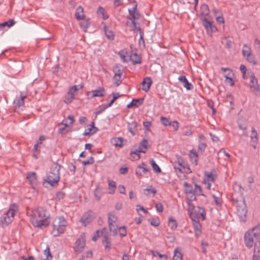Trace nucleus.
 <instances>
[{
  "label": "nucleus",
  "mask_w": 260,
  "mask_h": 260,
  "mask_svg": "<svg viewBox=\"0 0 260 260\" xmlns=\"http://www.w3.org/2000/svg\"><path fill=\"white\" fill-rule=\"evenodd\" d=\"M50 214L43 207H39L34 210L31 215V222L33 225L37 228L47 226L50 223Z\"/></svg>",
  "instance_id": "obj_1"
},
{
  "label": "nucleus",
  "mask_w": 260,
  "mask_h": 260,
  "mask_svg": "<svg viewBox=\"0 0 260 260\" xmlns=\"http://www.w3.org/2000/svg\"><path fill=\"white\" fill-rule=\"evenodd\" d=\"M232 199L234 204L237 208V214L242 222L246 221L247 210L244 197L238 198L237 193H233Z\"/></svg>",
  "instance_id": "obj_2"
},
{
  "label": "nucleus",
  "mask_w": 260,
  "mask_h": 260,
  "mask_svg": "<svg viewBox=\"0 0 260 260\" xmlns=\"http://www.w3.org/2000/svg\"><path fill=\"white\" fill-rule=\"evenodd\" d=\"M245 245L248 247H252L253 243H257L260 240V224L248 231L244 236Z\"/></svg>",
  "instance_id": "obj_3"
},
{
  "label": "nucleus",
  "mask_w": 260,
  "mask_h": 260,
  "mask_svg": "<svg viewBox=\"0 0 260 260\" xmlns=\"http://www.w3.org/2000/svg\"><path fill=\"white\" fill-rule=\"evenodd\" d=\"M61 166L57 163L52 165L50 171L47 174L46 178L44 180L52 186H56L60 179L59 170Z\"/></svg>",
  "instance_id": "obj_4"
},
{
  "label": "nucleus",
  "mask_w": 260,
  "mask_h": 260,
  "mask_svg": "<svg viewBox=\"0 0 260 260\" xmlns=\"http://www.w3.org/2000/svg\"><path fill=\"white\" fill-rule=\"evenodd\" d=\"M67 224V221L63 217H56L52 223L53 229L52 231V234L53 236L56 237L59 234L63 233Z\"/></svg>",
  "instance_id": "obj_5"
},
{
  "label": "nucleus",
  "mask_w": 260,
  "mask_h": 260,
  "mask_svg": "<svg viewBox=\"0 0 260 260\" xmlns=\"http://www.w3.org/2000/svg\"><path fill=\"white\" fill-rule=\"evenodd\" d=\"M16 209L17 207L15 204L11 206L10 208L4 214L3 218L2 219L3 223L8 225L12 222Z\"/></svg>",
  "instance_id": "obj_6"
},
{
  "label": "nucleus",
  "mask_w": 260,
  "mask_h": 260,
  "mask_svg": "<svg viewBox=\"0 0 260 260\" xmlns=\"http://www.w3.org/2000/svg\"><path fill=\"white\" fill-rule=\"evenodd\" d=\"M190 217L192 220H195V219H199L200 218L202 220L206 219V212L204 208L200 206L198 207V210L192 211L190 213Z\"/></svg>",
  "instance_id": "obj_7"
},
{
  "label": "nucleus",
  "mask_w": 260,
  "mask_h": 260,
  "mask_svg": "<svg viewBox=\"0 0 260 260\" xmlns=\"http://www.w3.org/2000/svg\"><path fill=\"white\" fill-rule=\"evenodd\" d=\"M85 242L84 235L83 234L80 235V237L75 242L74 250L77 254L80 253L83 251L85 246Z\"/></svg>",
  "instance_id": "obj_8"
},
{
  "label": "nucleus",
  "mask_w": 260,
  "mask_h": 260,
  "mask_svg": "<svg viewBox=\"0 0 260 260\" xmlns=\"http://www.w3.org/2000/svg\"><path fill=\"white\" fill-rule=\"evenodd\" d=\"M91 93L92 94L90 98L94 97H102L106 94V91L103 87H99L95 90H92L90 92H88L87 94V95H89Z\"/></svg>",
  "instance_id": "obj_9"
},
{
  "label": "nucleus",
  "mask_w": 260,
  "mask_h": 260,
  "mask_svg": "<svg viewBox=\"0 0 260 260\" xmlns=\"http://www.w3.org/2000/svg\"><path fill=\"white\" fill-rule=\"evenodd\" d=\"M201 19L203 25L205 27L207 34L209 35H211L213 32V28L214 27L212 22L209 21L206 18H202Z\"/></svg>",
  "instance_id": "obj_10"
},
{
  "label": "nucleus",
  "mask_w": 260,
  "mask_h": 260,
  "mask_svg": "<svg viewBox=\"0 0 260 260\" xmlns=\"http://www.w3.org/2000/svg\"><path fill=\"white\" fill-rule=\"evenodd\" d=\"M147 165L144 162H142L138 166L135 171L136 174L138 176H142L149 171L147 168Z\"/></svg>",
  "instance_id": "obj_11"
},
{
  "label": "nucleus",
  "mask_w": 260,
  "mask_h": 260,
  "mask_svg": "<svg viewBox=\"0 0 260 260\" xmlns=\"http://www.w3.org/2000/svg\"><path fill=\"white\" fill-rule=\"evenodd\" d=\"M250 88L253 92H257L259 90L257 80L254 76H251L250 77Z\"/></svg>",
  "instance_id": "obj_12"
},
{
  "label": "nucleus",
  "mask_w": 260,
  "mask_h": 260,
  "mask_svg": "<svg viewBox=\"0 0 260 260\" xmlns=\"http://www.w3.org/2000/svg\"><path fill=\"white\" fill-rule=\"evenodd\" d=\"M136 9H137V5H136L133 8L132 10H128V12L129 13V15L131 16V18H130V19H133L132 21V23L133 24L134 26H136V23L135 21V19H138L140 16V14L139 12H136Z\"/></svg>",
  "instance_id": "obj_13"
},
{
  "label": "nucleus",
  "mask_w": 260,
  "mask_h": 260,
  "mask_svg": "<svg viewBox=\"0 0 260 260\" xmlns=\"http://www.w3.org/2000/svg\"><path fill=\"white\" fill-rule=\"evenodd\" d=\"M178 80H179L180 82H181L183 83V86L187 90H190L193 89V85H192V84H191L190 83H189L188 81V80L186 79V78L185 77V76H183V75L180 76L178 77Z\"/></svg>",
  "instance_id": "obj_14"
},
{
  "label": "nucleus",
  "mask_w": 260,
  "mask_h": 260,
  "mask_svg": "<svg viewBox=\"0 0 260 260\" xmlns=\"http://www.w3.org/2000/svg\"><path fill=\"white\" fill-rule=\"evenodd\" d=\"M89 126V127L85 129L83 134L84 136L93 135L96 133L98 131V128L96 127H95L94 122L93 121L91 122V124H90Z\"/></svg>",
  "instance_id": "obj_15"
},
{
  "label": "nucleus",
  "mask_w": 260,
  "mask_h": 260,
  "mask_svg": "<svg viewBox=\"0 0 260 260\" xmlns=\"http://www.w3.org/2000/svg\"><path fill=\"white\" fill-rule=\"evenodd\" d=\"M152 83V81L150 77H145L142 82V89L145 92H148L150 89Z\"/></svg>",
  "instance_id": "obj_16"
},
{
  "label": "nucleus",
  "mask_w": 260,
  "mask_h": 260,
  "mask_svg": "<svg viewBox=\"0 0 260 260\" xmlns=\"http://www.w3.org/2000/svg\"><path fill=\"white\" fill-rule=\"evenodd\" d=\"M233 189L234 190V192L233 193H237L238 198H240L241 196L244 197V188L242 187L240 184L235 182L233 184Z\"/></svg>",
  "instance_id": "obj_17"
},
{
  "label": "nucleus",
  "mask_w": 260,
  "mask_h": 260,
  "mask_svg": "<svg viewBox=\"0 0 260 260\" xmlns=\"http://www.w3.org/2000/svg\"><path fill=\"white\" fill-rule=\"evenodd\" d=\"M26 96L22 95V92H20V96L19 98H17L14 101V104L16 107L20 108L24 107V100L26 98Z\"/></svg>",
  "instance_id": "obj_18"
},
{
  "label": "nucleus",
  "mask_w": 260,
  "mask_h": 260,
  "mask_svg": "<svg viewBox=\"0 0 260 260\" xmlns=\"http://www.w3.org/2000/svg\"><path fill=\"white\" fill-rule=\"evenodd\" d=\"M113 71L115 76L122 77L123 71V66L119 63L116 64L113 68Z\"/></svg>",
  "instance_id": "obj_19"
},
{
  "label": "nucleus",
  "mask_w": 260,
  "mask_h": 260,
  "mask_svg": "<svg viewBox=\"0 0 260 260\" xmlns=\"http://www.w3.org/2000/svg\"><path fill=\"white\" fill-rule=\"evenodd\" d=\"M92 220V217L88 212L85 213L81 218L80 221L84 226H86Z\"/></svg>",
  "instance_id": "obj_20"
},
{
  "label": "nucleus",
  "mask_w": 260,
  "mask_h": 260,
  "mask_svg": "<svg viewBox=\"0 0 260 260\" xmlns=\"http://www.w3.org/2000/svg\"><path fill=\"white\" fill-rule=\"evenodd\" d=\"M204 175L208 182H213L216 178V174L214 170L211 172H205Z\"/></svg>",
  "instance_id": "obj_21"
},
{
  "label": "nucleus",
  "mask_w": 260,
  "mask_h": 260,
  "mask_svg": "<svg viewBox=\"0 0 260 260\" xmlns=\"http://www.w3.org/2000/svg\"><path fill=\"white\" fill-rule=\"evenodd\" d=\"M143 99H133L132 101L127 105L126 107L127 108H131L133 107H138L143 104Z\"/></svg>",
  "instance_id": "obj_22"
},
{
  "label": "nucleus",
  "mask_w": 260,
  "mask_h": 260,
  "mask_svg": "<svg viewBox=\"0 0 260 260\" xmlns=\"http://www.w3.org/2000/svg\"><path fill=\"white\" fill-rule=\"evenodd\" d=\"M75 16L78 20H82L85 17L84 14L83 8L81 6H79L77 8Z\"/></svg>",
  "instance_id": "obj_23"
},
{
  "label": "nucleus",
  "mask_w": 260,
  "mask_h": 260,
  "mask_svg": "<svg viewBox=\"0 0 260 260\" xmlns=\"http://www.w3.org/2000/svg\"><path fill=\"white\" fill-rule=\"evenodd\" d=\"M189 157L190 160L195 165H197L198 161V155L197 153L192 149L189 151Z\"/></svg>",
  "instance_id": "obj_24"
},
{
  "label": "nucleus",
  "mask_w": 260,
  "mask_h": 260,
  "mask_svg": "<svg viewBox=\"0 0 260 260\" xmlns=\"http://www.w3.org/2000/svg\"><path fill=\"white\" fill-rule=\"evenodd\" d=\"M103 243L105 244V249L107 250H110L111 249V240L109 238L108 235L106 234L104 236Z\"/></svg>",
  "instance_id": "obj_25"
},
{
  "label": "nucleus",
  "mask_w": 260,
  "mask_h": 260,
  "mask_svg": "<svg viewBox=\"0 0 260 260\" xmlns=\"http://www.w3.org/2000/svg\"><path fill=\"white\" fill-rule=\"evenodd\" d=\"M129 59L133 62V64L140 63L141 62V59L140 56L136 53H132L130 56Z\"/></svg>",
  "instance_id": "obj_26"
},
{
  "label": "nucleus",
  "mask_w": 260,
  "mask_h": 260,
  "mask_svg": "<svg viewBox=\"0 0 260 260\" xmlns=\"http://www.w3.org/2000/svg\"><path fill=\"white\" fill-rule=\"evenodd\" d=\"M137 123L134 121L128 123V129L129 132L134 136L135 135V131L137 130Z\"/></svg>",
  "instance_id": "obj_27"
},
{
  "label": "nucleus",
  "mask_w": 260,
  "mask_h": 260,
  "mask_svg": "<svg viewBox=\"0 0 260 260\" xmlns=\"http://www.w3.org/2000/svg\"><path fill=\"white\" fill-rule=\"evenodd\" d=\"M209 9L207 5L204 4L201 6V16H206L209 15Z\"/></svg>",
  "instance_id": "obj_28"
},
{
  "label": "nucleus",
  "mask_w": 260,
  "mask_h": 260,
  "mask_svg": "<svg viewBox=\"0 0 260 260\" xmlns=\"http://www.w3.org/2000/svg\"><path fill=\"white\" fill-rule=\"evenodd\" d=\"M122 138H114L111 139V143L116 147H121L122 146Z\"/></svg>",
  "instance_id": "obj_29"
},
{
  "label": "nucleus",
  "mask_w": 260,
  "mask_h": 260,
  "mask_svg": "<svg viewBox=\"0 0 260 260\" xmlns=\"http://www.w3.org/2000/svg\"><path fill=\"white\" fill-rule=\"evenodd\" d=\"M26 178L31 184L35 183L37 181V174L35 172L29 173L27 175Z\"/></svg>",
  "instance_id": "obj_30"
},
{
  "label": "nucleus",
  "mask_w": 260,
  "mask_h": 260,
  "mask_svg": "<svg viewBox=\"0 0 260 260\" xmlns=\"http://www.w3.org/2000/svg\"><path fill=\"white\" fill-rule=\"evenodd\" d=\"M150 164L152 166L153 170L156 173H159L161 172V169L156 164L155 160L153 158H151L149 160Z\"/></svg>",
  "instance_id": "obj_31"
},
{
  "label": "nucleus",
  "mask_w": 260,
  "mask_h": 260,
  "mask_svg": "<svg viewBox=\"0 0 260 260\" xmlns=\"http://www.w3.org/2000/svg\"><path fill=\"white\" fill-rule=\"evenodd\" d=\"M140 152L145 153V150L141 149H138V150H136L135 151L131 152L130 155L134 158V159L137 160L140 158L139 154Z\"/></svg>",
  "instance_id": "obj_32"
},
{
  "label": "nucleus",
  "mask_w": 260,
  "mask_h": 260,
  "mask_svg": "<svg viewBox=\"0 0 260 260\" xmlns=\"http://www.w3.org/2000/svg\"><path fill=\"white\" fill-rule=\"evenodd\" d=\"M169 226L172 230H175L177 228V222L173 217H170L169 218Z\"/></svg>",
  "instance_id": "obj_33"
},
{
  "label": "nucleus",
  "mask_w": 260,
  "mask_h": 260,
  "mask_svg": "<svg viewBox=\"0 0 260 260\" xmlns=\"http://www.w3.org/2000/svg\"><path fill=\"white\" fill-rule=\"evenodd\" d=\"M15 23V21L13 19H10L7 21L0 23V30H2L5 26L11 27Z\"/></svg>",
  "instance_id": "obj_34"
},
{
  "label": "nucleus",
  "mask_w": 260,
  "mask_h": 260,
  "mask_svg": "<svg viewBox=\"0 0 260 260\" xmlns=\"http://www.w3.org/2000/svg\"><path fill=\"white\" fill-rule=\"evenodd\" d=\"M156 193V190L152 188L151 186L146 189H144V193L147 196H151L152 194V197H153Z\"/></svg>",
  "instance_id": "obj_35"
},
{
  "label": "nucleus",
  "mask_w": 260,
  "mask_h": 260,
  "mask_svg": "<svg viewBox=\"0 0 260 260\" xmlns=\"http://www.w3.org/2000/svg\"><path fill=\"white\" fill-rule=\"evenodd\" d=\"M108 185H109V188L110 189L109 193L110 194H113L115 192V191L116 188L115 182L113 180H109L108 181Z\"/></svg>",
  "instance_id": "obj_36"
},
{
  "label": "nucleus",
  "mask_w": 260,
  "mask_h": 260,
  "mask_svg": "<svg viewBox=\"0 0 260 260\" xmlns=\"http://www.w3.org/2000/svg\"><path fill=\"white\" fill-rule=\"evenodd\" d=\"M221 70L225 72L224 77L225 79H226L227 77L229 78L230 77H233L234 75L232 71L229 68L222 67L221 68Z\"/></svg>",
  "instance_id": "obj_37"
},
{
  "label": "nucleus",
  "mask_w": 260,
  "mask_h": 260,
  "mask_svg": "<svg viewBox=\"0 0 260 260\" xmlns=\"http://www.w3.org/2000/svg\"><path fill=\"white\" fill-rule=\"evenodd\" d=\"M61 124L63 125V127L59 128L58 129V133L59 134H66L69 131L67 129V127H69L68 123L64 122V121H62L61 123Z\"/></svg>",
  "instance_id": "obj_38"
},
{
  "label": "nucleus",
  "mask_w": 260,
  "mask_h": 260,
  "mask_svg": "<svg viewBox=\"0 0 260 260\" xmlns=\"http://www.w3.org/2000/svg\"><path fill=\"white\" fill-rule=\"evenodd\" d=\"M242 54L244 56H246L247 55H249L251 53V48L248 46L247 44H244L243 45V49H242Z\"/></svg>",
  "instance_id": "obj_39"
},
{
  "label": "nucleus",
  "mask_w": 260,
  "mask_h": 260,
  "mask_svg": "<svg viewBox=\"0 0 260 260\" xmlns=\"http://www.w3.org/2000/svg\"><path fill=\"white\" fill-rule=\"evenodd\" d=\"M184 187L185 188V192L186 193L193 194V190L191 185L189 184L187 182L184 183Z\"/></svg>",
  "instance_id": "obj_40"
},
{
  "label": "nucleus",
  "mask_w": 260,
  "mask_h": 260,
  "mask_svg": "<svg viewBox=\"0 0 260 260\" xmlns=\"http://www.w3.org/2000/svg\"><path fill=\"white\" fill-rule=\"evenodd\" d=\"M77 87H79L80 88H83V86L82 85H74L71 87L68 92V95H74V92L78 90Z\"/></svg>",
  "instance_id": "obj_41"
},
{
  "label": "nucleus",
  "mask_w": 260,
  "mask_h": 260,
  "mask_svg": "<svg viewBox=\"0 0 260 260\" xmlns=\"http://www.w3.org/2000/svg\"><path fill=\"white\" fill-rule=\"evenodd\" d=\"M151 253L153 256H158L161 260H167L168 257L166 254H160L157 251H151Z\"/></svg>",
  "instance_id": "obj_42"
},
{
  "label": "nucleus",
  "mask_w": 260,
  "mask_h": 260,
  "mask_svg": "<svg viewBox=\"0 0 260 260\" xmlns=\"http://www.w3.org/2000/svg\"><path fill=\"white\" fill-rule=\"evenodd\" d=\"M109 229L110 232L112 233L113 236H115L117 234L118 227L115 223L109 224Z\"/></svg>",
  "instance_id": "obj_43"
},
{
  "label": "nucleus",
  "mask_w": 260,
  "mask_h": 260,
  "mask_svg": "<svg viewBox=\"0 0 260 260\" xmlns=\"http://www.w3.org/2000/svg\"><path fill=\"white\" fill-rule=\"evenodd\" d=\"M117 220V217L113 213H109L108 214V224L115 223Z\"/></svg>",
  "instance_id": "obj_44"
},
{
  "label": "nucleus",
  "mask_w": 260,
  "mask_h": 260,
  "mask_svg": "<svg viewBox=\"0 0 260 260\" xmlns=\"http://www.w3.org/2000/svg\"><path fill=\"white\" fill-rule=\"evenodd\" d=\"M182 257L181 253L177 248L175 249L172 260H181Z\"/></svg>",
  "instance_id": "obj_45"
},
{
  "label": "nucleus",
  "mask_w": 260,
  "mask_h": 260,
  "mask_svg": "<svg viewBox=\"0 0 260 260\" xmlns=\"http://www.w3.org/2000/svg\"><path fill=\"white\" fill-rule=\"evenodd\" d=\"M251 139L254 142H257L258 140V134L254 127L251 129Z\"/></svg>",
  "instance_id": "obj_46"
},
{
  "label": "nucleus",
  "mask_w": 260,
  "mask_h": 260,
  "mask_svg": "<svg viewBox=\"0 0 260 260\" xmlns=\"http://www.w3.org/2000/svg\"><path fill=\"white\" fill-rule=\"evenodd\" d=\"M196 193L198 196H205L204 194L202 193V188L201 186L195 184L194 185V189L193 190V194Z\"/></svg>",
  "instance_id": "obj_47"
},
{
  "label": "nucleus",
  "mask_w": 260,
  "mask_h": 260,
  "mask_svg": "<svg viewBox=\"0 0 260 260\" xmlns=\"http://www.w3.org/2000/svg\"><path fill=\"white\" fill-rule=\"evenodd\" d=\"M113 99L111 100L110 103L108 104H106L109 107H111L112 104L114 103V102L120 96V94L119 93H112Z\"/></svg>",
  "instance_id": "obj_48"
},
{
  "label": "nucleus",
  "mask_w": 260,
  "mask_h": 260,
  "mask_svg": "<svg viewBox=\"0 0 260 260\" xmlns=\"http://www.w3.org/2000/svg\"><path fill=\"white\" fill-rule=\"evenodd\" d=\"M44 254L46 255V258L43 260H51L52 258V256L50 251V249L49 247H47V248L44 251Z\"/></svg>",
  "instance_id": "obj_49"
},
{
  "label": "nucleus",
  "mask_w": 260,
  "mask_h": 260,
  "mask_svg": "<svg viewBox=\"0 0 260 260\" xmlns=\"http://www.w3.org/2000/svg\"><path fill=\"white\" fill-rule=\"evenodd\" d=\"M64 122L68 123V125H69V127H72V125L74 122V117L73 115H70L68 116V118L64 120Z\"/></svg>",
  "instance_id": "obj_50"
},
{
  "label": "nucleus",
  "mask_w": 260,
  "mask_h": 260,
  "mask_svg": "<svg viewBox=\"0 0 260 260\" xmlns=\"http://www.w3.org/2000/svg\"><path fill=\"white\" fill-rule=\"evenodd\" d=\"M108 107H109L106 104H102L94 113L96 115H99Z\"/></svg>",
  "instance_id": "obj_51"
},
{
  "label": "nucleus",
  "mask_w": 260,
  "mask_h": 260,
  "mask_svg": "<svg viewBox=\"0 0 260 260\" xmlns=\"http://www.w3.org/2000/svg\"><path fill=\"white\" fill-rule=\"evenodd\" d=\"M90 24L89 20H86L85 22L80 23V25L83 30L86 32L87 31V29L89 27Z\"/></svg>",
  "instance_id": "obj_52"
},
{
  "label": "nucleus",
  "mask_w": 260,
  "mask_h": 260,
  "mask_svg": "<svg viewBox=\"0 0 260 260\" xmlns=\"http://www.w3.org/2000/svg\"><path fill=\"white\" fill-rule=\"evenodd\" d=\"M122 80V77L114 76L113 77L114 84H115L117 87L121 83Z\"/></svg>",
  "instance_id": "obj_53"
},
{
  "label": "nucleus",
  "mask_w": 260,
  "mask_h": 260,
  "mask_svg": "<svg viewBox=\"0 0 260 260\" xmlns=\"http://www.w3.org/2000/svg\"><path fill=\"white\" fill-rule=\"evenodd\" d=\"M192 221H193V225L194 231L201 230L202 226L199 220L195 219V220Z\"/></svg>",
  "instance_id": "obj_54"
},
{
  "label": "nucleus",
  "mask_w": 260,
  "mask_h": 260,
  "mask_svg": "<svg viewBox=\"0 0 260 260\" xmlns=\"http://www.w3.org/2000/svg\"><path fill=\"white\" fill-rule=\"evenodd\" d=\"M147 140L144 139L143 141L140 143L139 149H141L144 150H146L147 149Z\"/></svg>",
  "instance_id": "obj_55"
},
{
  "label": "nucleus",
  "mask_w": 260,
  "mask_h": 260,
  "mask_svg": "<svg viewBox=\"0 0 260 260\" xmlns=\"http://www.w3.org/2000/svg\"><path fill=\"white\" fill-rule=\"evenodd\" d=\"M247 60L250 63H253L254 65L257 64V61L255 60V56L252 54H250L249 55L246 56Z\"/></svg>",
  "instance_id": "obj_56"
},
{
  "label": "nucleus",
  "mask_w": 260,
  "mask_h": 260,
  "mask_svg": "<svg viewBox=\"0 0 260 260\" xmlns=\"http://www.w3.org/2000/svg\"><path fill=\"white\" fill-rule=\"evenodd\" d=\"M254 244V254H260V240Z\"/></svg>",
  "instance_id": "obj_57"
},
{
  "label": "nucleus",
  "mask_w": 260,
  "mask_h": 260,
  "mask_svg": "<svg viewBox=\"0 0 260 260\" xmlns=\"http://www.w3.org/2000/svg\"><path fill=\"white\" fill-rule=\"evenodd\" d=\"M160 121L162 123V124L167 126L170 125L171 124V122L169 118L165 117H160Z\"/></svg>",
  "instance_id": "obj_58"
},
{
  "label": "nucleus",
  "mask_w": 260,
  "mask_h": 260,
  "mask_svg": "<svg viewBox=\"0 0 260 260\" xmlns=\"http://www.w3.org/2000/svg\"><path fill=\"white\" fill-rule=\"evenodd\" d=\"M119 234L121 237L126 236V230L125 226H122L118 229Z\"/></svg>",
  "instance_id": "obj_59"
},
{
  "label": "nucleus",
  "mask_w": 260,
  "mask_h": 260,
  "mask_svg": "<svg viewBox=\"0 0 260 260\" xmlns=\"http://www.w3.org/2000/svg\"><path fill=\"white\" fill-rule=\"evenodd\" d=\"M177 162L178 166H181L183 169L185 168V163L184 162L183 159L182 157L177 155Z\"/></svg>",
  "instance_id": "obj_60"
},
{
  "label": "nucleus",
  "mask_w": 260,
  "mask_h": 260,
  "mask_svg": "<svg viewBox=\"0 0 260 260\" xmlns=\"http://www.w3.org/2000/svg\"><path fill=\"white\" fill-rule=\"evenodd\" d=\"M97 13L99 14L102 15L103 19H106L108 18L107 16L105 15V10L102 7H100L97 11Z\"/></svg>",
  "instance_id": "obj_61"
},
{
  "label": "nucleus",
  "mask_w": 260,
  "mask_h": 260,
  "mask_svg": "<svg viewBox=\"0 0 260 260\" xmlns=\"http://www.w3.org/2000/svg\"><path fill=\"white\" fill-rule=\"evenodd\" d=\"M206 144L203 142L200 141L198 145V149L202 152H204L206 148Z\"/></svg>",
  "instance_id": "obj_62"
},
{
  "label": "nucleus",
  "mask_w": 260,
  "mask_h": 260,
  "mask_svg": "<svg viewBox=\"0 0 260 260\" xmlns=\"http://www.w3.org/2000/svg\"><path fill=\"white\" fill-rule=\"evenodd\" d=\"M94 162V160L93 157L90 156L88 160L82 161V164L83 166H85L87 165L93 164Z\"/></svg>",
  "instance_id": "obj_63"
},
{
  "label": "nucleus",
  "mask_w": 260,
  "mask_h": 260,
  "mask_svg": "<svg viewBox=\"0 0 260 260\" xmlns=\"http://www.w3.org/2000/svg\"><path fill=\"white\" fill-rule=\"evenodd\" d=\"M74 99V95H68V94L67 93V95L64 99V102L67 104H70Z\"/></svg>",
  "instance_id": "obj_64"
}]
</instances>
